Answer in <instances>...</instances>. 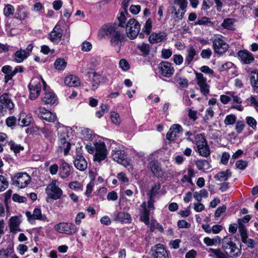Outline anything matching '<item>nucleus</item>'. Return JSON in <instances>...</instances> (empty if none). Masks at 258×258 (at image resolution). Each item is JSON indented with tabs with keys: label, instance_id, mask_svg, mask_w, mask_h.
I'll list each match as a JSON object with an SVG mask.
<instances>
[{
	"label": "nucleus",
	"instance_id": "obj_29",
	"mask_svg": "<svg viewBox=\"0 0 258 258\" xmlns=\"http://www.w3.org/2000/svg\"><path fill=\"white\" fill-rule=\"evenodd\" d=\"M0 103L9 110H12L14 107V104L9 94L6 93L0 96Z\"/></svg>",
	"mask_w": 258,
	"mask_h": 258
},
{
	"label": "nucleus",
	"instance_id": "obj_32",
	"mask_svg": "<svg viewBox=\"0 0 258 258\" xmlns=\"http://www.w3.org/2000/svg\"><path fill=\"white\" fill-rule=\"evenodd\" d=\"M142 207L143 208L144 210L142 213L141 219L142 221H143L145 223L146 225H149L150 211L151 210L153 211V210L149 209L148 207V204L147 205L146 202H144L142 203Z\"/></svg>",
	"mask_w": 258,
	"mask_h": 258
},
{
	"label": "nucleus",
	"instance_id": "obj_53",
	"mask_svg": "<svg viewBox=\"0 0 258 258\" xmlns=\"http://www.w3.org/2000/svg\"><path fill=\"white\" fill-rule=\"evenodd\" d=\"M236 117L234 114H229L226 116L224 119V123L226 125H232L235 123Z\"/></svg>",
	"mask_w": 258,
	"mask_h": 258
},
{
	"label": "nucleus",
	"instance_id": "obj_35",
	"mask_svg": "<svg viewBox=\"0 0 258 258\" xmlns=\"http://www.w3.org/2000/svg\"><path fill=\"white\" fill-rule=\"evenodd\" d=\"M29 13L25 10V8L22 6H20L17 9L15 18L18 20H23L26 19Z\"/></svg>",
	"mask_w": 258,
	"mask_h": 258
},
{
	"label": "nucleus",
	"instance_id": "obj_18",
	"mask_svg": "<svg viewBox=\"0 0 258 258\" xmlns=\"http://www.w3.org/2000/svg\"><path fill=\"white\" fill-rule=\"evenodd\" d=\"M151 255L154 258H169L168 253L161 244H157L152 247Z\"/></svg>",
	"mask_w": 258,
	"mask_h": 258
},
{
	"label": "nucleus",
	"instance_id": "obj_47",
	"mask_svg": "<svg viewBox=\"0 0 258 258\" xmlns=\"http://www.w3.org/2000/svg\"><path fill=\"white\" fill-rule=\"evenodd\" d=\"M173 82L178 84L183 88L186 87L188 86L187 80L184 78L180 77L177 75L173 78Z\"/></svg>",
	"mask_w": 258,
	"mask_h": 258
},
{
	"label": "nucleus",
	"instance_id": "obj_24",
	"mask_svg": "<svg viewBox=\"0 0 258 258\" xmlns=\"http://www.w3.org/2000/svg\"><path fill=\"white\" fill-rule=\"evenodd\" d=\"M149 166L152 172L155 176L162 177L163 176L164 172L157 161L153 160L150 161Z\"/></svg>",
	"mask_w": 258,
	"mask_h": 258
},
{
	"label": "nucleus",
	"instance_id": "obj_6",
	"mask_svg": "<svg viewBox=\"0 0 258 258\" xmlns=\"http://www.w3.org/2000/svg\"><path fill=\"white\" fill-rule=\"evenodd\" d=\"M54 229L59 233L69 235L74 234L78 230V228L74 223L65 222H59L55 224Z\"/></svg>",
	"mask_w": 258,
	"mask_h": 258
},
{
	"label": "nucleus",
	"instance_id": "obj_19",
	"mask_svg": "<svg viewBox=\"0 0 258 258\" xmlns=\"http://www.w3.org/2000/svg\"><path fill=\"white\" fill-rule=\"evenodd\" d=\"M91 89L93 90L97 89L101 82L103 81V77L96 72L88 73Z\"/></svg>",
	"mask_w": 258,
	"mask_h": 258
},
{
	"label": "nucleus",
	"instance_id": "obj_38",
	"mask_svg": "<svg viewBox=\"0 0 258 258\" xmlns=\"http://www.w3.org/2000/svg\"><path fill=\"white\" fill-rule=\"evenodd\" d=\"M195 164L199 170H208L211 168L210 162L205 159L197 160Z\"/></svg>",
	"mask_w": 258,
	"mask_h": 258
},
{
	"label": "nucleus",
	"instance_id": "obj_59",
	"mask_svg": "<svg viewBox=\"0 0 258 258\" xmlns=\"http://www.w3.org/2000/svg\"><path fill=\"white\" fill-rule=\"evenodd\" d=\"M245 120L247 124L252 129L256 128L257 122L253 117L247 116L246 117Z\"/></svg>",
	"mask_w": 258,
	"mask_h": 258
},
{
	"label": "nucleus",
	"instance_id": "obj_60",
	"mask_svg": "<svg viewBox=\"0 0 258 258\" xmlns=\"http://www.w3.org/2000/svg\"><path fill=\"white\" fill-rule=\"evenodd\" d=\"M235 68V66L231 62H227L222 64L219 68V70L221 72L227 71L229 69H233Z\"/></svg>",
	"mask_w": 258,
	"mask_h": 258
},
{
	"label": "nucleus",
	"instance_id": "obj_34",
	"mask_svg": "<svg viewBox=\"0 0 258 258\" xmlns=\"http://www.w3.org/2000/svg\"><path fill=\"white\" fill-rule=\"evenodd\" d=\"M203 242L207 246H216L221 243V239L219 236H216L213 238L206 237L203 239Z\"/></svg>",
	"mask_w": 258,
	"mask_h": 258
},
{
	"label": "nucleus",
	"instance_id": "obj_5",
	"mask_svg": "<svg viewBox=\"0 0 258 258\" xmlns=\"http://www.w3.org/2000/svg\"><path fill=\"white\" fill-rule=\"evenodd\" d=\"M125 29L126 34L131 39H135L138 35L140 38L144 37V35L142 33L139 34L140 30V25L134 19H131L128 20L126 23Z\"/></svg>",
	"mask_w": 258,
	"mask_h": 258
},
{
	"label": "nucleus",
	"instance_id": "obj_9",
	"mask_svg": "<svg viewBox=\"0 0 258 258\" xmlns=\"http://www.w3.org/2000/svg\"><path fill=\"white\" fill-rule=\"evenodd\" d=\"M13 183L14 185L21 188L26 187L31 181L30 176L27 173H18L13 177Z\"/></svg>",
	"mask_w": 258,
	"mask_h": 258
},
{
	"label": "nucleus",
	"instance_id": "obj_20",
	"mask_svg": "<svg viewBox=\"0 0 258 258\" xmlns=\"http://www.w3.org/2000/svg\"><path fill=\"white\" fill-rule=\"evenodd\" d=\"M238 58L244 64H250L254 60L253 55L246 50H241L237 53Z\"/></svg>",
	"mask_w": 258,
	"mask_h": 258
},
{
	"label": "nucleus",
	"instance_id": "obj_7",
	"mask_svg": "<svg viewBox=\"0 0 258 258\" xmlns=\"http://www.w3.org/2000/svg\"><path fill=\"white\" fill-rule=\"evenodd\" d=\"M223 37L221 35L215 36L210 39L213 43L214 51L217 54H223L229 48V45L225 41Z\"/></svg>",
	"mask_w": 258,
	"mask_h": 258
},
{
	"label": "nucleus",
	"instance_id": "obj_57",
	"mask_svg": "<svg viewBox=\"0 0 258 258\" xmlns=\"http://www.w3.org/2000/svg\"><path fill=\"white\" fill-rule=\"evenodd\" d=\"M152 28V21L150 19H148L146 21L142 30L144 32L146 33V34L148 35L150 33Z\"/></svg>",
	"mask_w": 258,
	"mask_h": 258
},
{
	"label": "nucleus",
	"instance_id": "obj_50",
	"mask_svg": "<svg viewBox=\"0 0 258 258\" xmlns=\"http://www.w3.org/2000/svg\"><path fill=\"white\" fill-rule=\"evenodd\" d=\"M185 12L180 11V9L177 10L175 6H172L171 10V14L174 15V17L178 20H181L184 17Z\"/></svg>",
	"mask_w": 258,
	"mask_h": 258
},
{
	"label": "nucleus",
	"instance_id": "obj_48",
	"mask_svg": "<svg viewBox=\"0 0 258 258\" xmlns=\"http://www.w3.org/2000/svg\"><path fill=\"white\" fill-rule=\"evenodd\" d=\"M67 63L63 58H57L54 62L55 68L59 71L63 70L67 67Z\"/></svg>",
	"mask_w": 258,
	"mask_h": 258
},
{
	"label": "nucleus",
	"instance_id": "obj_43",
	"mask_svg": "<svg viewBox=\"0 0 258 258\" xmlns=\"http://www.w3.org/2000/svg\"><path fill=\"white\" fill-rule=\"evenodd\" d=\"M71 144L70 142H67V140H61L60 141L59 148L61 151H63L64 155H67L70 149Z\"/></svg>",
	"mask_w": 258,
	"mask_h": 258
},
{
	"label": "nucleus",
	"instance_id": "obj_27",
	"mask_svg": "<svg viewBox=\"0 0 258 258\" xmlns=\"http://www.w3.org/2000/svg\"><path fill=\"white\" fill-rule=\"evenodd\" d=\"M198 52L192 45L189 46L186 49L185 63L186 66L189 65L194 60L195 57L197 55Z\"/></svg>",
	"mask_w": 258,
	"mask_h": 258
},
{
	"label": "nucleus",
	"instance_id": "obj_15",
	"mask_svg": "<svg viewBox=\"0 0 258 258\" xmlns=\"http://www.w3.org/2000/svg\"><path fill=\"white\" fill-rule=\"evenodd\" d=\"M112 157L113 160L124 167H127L130 165L123 151L115 148L112 151Z\"/></svg>",
	"mask_w": 258,
	"mask_h": 258
},
{
	"label": "nucleus",
	"instance_id": "obj_22",
	"mask_svg": "<svg viewBox=\"0 0 258 258\" xmlns=\"http://www.w3.org/2000/svg\"><path fill=\"white\" fill-rule=\"evenodd\" d=\"M21 223V219L17 216H14L10 218L9 221L10 232L13 233H16L18 232L21 231L20 228V224Z\"/></svg>",
	"mask_w": 258,
	"mask_h": 258
},
{
	"label": "nucleus",
	"instance_id": "obj_10",
	"mask_svg": "<svg viewBox=\"0 0 258 258\" xmlns=\"http://www.w3.org/2000/svg\"><path fill=\"white\" fill-rule=\"evenodd\" d=\"M44 94L42 101L44 104H54L57 101V97L52 90L47 86L46 82L43 83Z\"/></svg>",
	"mask_w": 258,
	"mask_h": 258
},
{
	"label": "nucleus",
	"instance_id": "obj_61",
	"mask_svg": "<svg viewBox=\"0 0 258 258\" xmlns=\"http://www.w3.org/2000/svg\"><path fill=\"white\" fill-rule=\"evenodd\" d=\"M247 165L248 163L246 161L239 160L236 162L235 166L236 168L241 170H243L246 168Z\"/></svg>",
	"mask_w": 258,
	"mask_h": 258
},
{
	"label": "nucleus",
	"instance_id": "obj_42",
	"mask_svg": "<svg viewBox=\"0 0 258 258\" xmlns=\"http://www.w3.org/2000/svg\"><path fill=\"white\" fill-rule=\"evenodd\" d=\"M58 134L60 141L67 140L69 138V128L64 126L59 127L58 130Z\"/></svg>",
	"mask_w": 258,
	"mask_h": 258
},
{
	"label": "nucleus",
	"instance_id": "obj_37",
	"mask_svg": "<svg viewBox=\"0 0 258 258\" xmlns=\"http://www.w3.org/2000/svg\"><path fill=\"white\" fill-rule=\"evenodd\" d=\"M231 176V171L227 169L225 171L218 172L215 176V178L220 181H225Z\"/></svg>",
	"mask_w": 258,
	"mask_h": 258
},
{
	"label": "nucleus",
	"instance_id": "obj_41",
	"mask_svg": "<svg viewBox=\"0 0 258 258\" xmlns=\"http://www.w3.org/2000/svg\"><path fill=\"white\" fill-rule=\"evenodd\" d=\"M250 81L252 88H258V69L251 72Z\"/></svg>",
	"mask_w": 258,
	"mask_h": 258
},
{
	"label": "nucleus",
	"instance_id": "obj_8",
	"mask_svg": "<svg viewBox=\"0 0 258 258\" xmlns=\"http://www.w3.org/2000/svg\"><path fill=\"white\" fill-rule=\"evenodd\" d=\"M57 183L56 180L53 179L45 188L48 197L54 200L60 199L62 195V190L58 187Z\"/></svg>",
	"mask_w": 258,
	"mask_h": 258
},
{
	"label": "nucleus",
	"instance_id": "obj_3",
	"mask_svg": "<svg viewBox=\"0 0 258 258\" xmlns=\"http://www.w3.org/2000/svg\"><path fill=\"white\" fill-rule=\"evenodd\" d=\"M222 247L228 256L234 257L240 255V250L231 238L225 237L221 242Z\"/></svg>",
	"mask_w": 258,
	"mask_h": 258
},
{
	"label": "nucleus",
	"instance_id": "obj_44",
	"mask_svg": "<svg viewBox=\"0 0 258 258\" xmlns=\"http://www.w3.org/2000/svg\"><path fill=\"white\" fill-rule=\"evenodd\" d=\"M208 251L212 253L216 258H228V257L224 250L223 251L219 248H210Z\"/></svg>",
	"mask_w": 258,
	"mask_h": 258
},
{
	"label": "nucleus",
	"instance_id": "obj_17",
	"mask_svg": "<svg viewBox=\"0 0 258 258\" xmlns=\"http://www.w3.org/2000/svg\"><path fill=\"white\" fill-rule=\"evenodd\" d=\"M33 48V46L30 44L27 46L26 49L17 50L14 54V60L17 63L22 62L30 55Z\"/></svg>",
	"mask_w": 258,
	"mask_h": 258
},
{
	"label": "nucleus",
	"instance_id": "obj_12",
	"mask_svg": "<svg viewBox=\"0 0 258 258\" xmlns=\"http://www.w3.org/2000/svg\"><path fill=\"white\" fill-rule=\"evenodd\" d=\"M26 216L27 220L30 223H34L36 220H40L43 222H48L49 220L46 215H43L41 210L39 208H35L33 213L30 212H26Z\"/></svg>",
	"mask_w": 258,
	"mask_h": 258
},
{
	"label": "nucleus",
	"instance_id": "obj_2",
	"mask_svg": "<svg viewBox=\"0 0 258 258\" xmlns=\"http://www.w3.org/2000/svg\"><path fill=\"white\" fill-rule=\"evenodd\" d=\"M85 148L89 154H93L95 152L94 161L101 162L107 157L108 151L103 142L99 141L93 143H90L86 145Z\"/></svg>",
	"mask_w": 258,
	"mask_h": 258
},
{
	"label": "nucleus",
	"instance_id": "obj_14",
	"mask_svg": "<svg viewBox=\"0 0 258 258\" xmlns=\"http://www.w3.org/2000/svg\"><path fill=\"white\" fill-rule=\"evenodd\" d=\"M35 113L38 117L48 122H53L57 119L55 114L52 113L44 107H39L35 110Z\"/></svg>",
	"mask_w": 258,
	"mask_h": 258
},
{
	"label": "nucleus",
	"instance_id": "obj_28",
	"mask_svg": "<svg viewBox=\"0 0 258 258\" xmlns=\"http://www.w3.org/2000/svg\"><path fill=\"white\" fill-rule=\"evenodd\" d=\"M197 148V152L200 156L204 157H208L210 156V149L207 141L202 144L198 145Z\"/></svg>",
	"mask_w": 258,
	"mask_h": 258
},
{
	"label": "nucleus",
	"instance_id": "obj_13",
	"mask_svg": "<svg viewBox=\"0 0 258 258\" xmlns=\"http://www.w3.org/2000/svg\"><path fill=\"white\" fill-rule=\"evenodd\" d=\"M183 132L182 126L179 124L171 125L166 134V139L169 141H173L180 138Z\"/></svg>",
	"mask_w": 258,
	"mask_h": 258
},
{
	"label": "nucleus",
	"instance_id": "obj_56",
	"mask_svg": "<svg viewBox=\"0 0 258 258\" xmlns=\"http://www.w3.org/2000/svg\"><path fill=\"white\" fill-rule=\"evenodd\" d=\"M69 186L71 189L74 190H83L82 184L77 181L71 182L69 184Z\"/></svg>",
	"mask_w": 258,
	"mask_h": 258
},
{
	"label": "nucleus",
	"instance_id": "obj_36",
	"mask_svg": "<svg viewBox=\"0 0 258 258\" xmlns=\"http://www.w3.org/2000/svg\"><path fill=\"white\" fill-rule=\"evenodd\" d=\"M165 36L163 33H153L149 37V41L151 43H157L163 41Z\"/></svg>",
	"mask_w": 258,
	"mask_h": 258
},
{
	"label": "nucleus",
	"instance_id": "obj_63",
	"mask_svg": "<svg viewBox=\"0 0 258 258\" xmlns=\"http://www.w3.org/2000/svg\"><path fill=\"white\" fill-rule=\"evenodd\" d=\"M101 109L96 111V116L98 118H100L103 116L105 111L107 110V105L105 104H102L100 105Z\"/></svg>",
	"mask_w": 258,
	"mask_h": 258
},
{
	"label": "nucleus",
	"instance_id": "obj_23",
	"mask_svg": "<svg viewBox=\"0 0 258 258\" xmlns=\"http://www.w3.org/2000/svg\"><path fill=\"white\" fill-rule=\"evenodd\" d=\"M161 187L159 183H155L151 188L150 192L148 194L149 196V200L148 201V207L151 210L154 209V198L157 194L159 190Z\"/></svg>",
	"mask_w": 258,
	"mask_h": 258
},
{
	"label": "nucleus",
	"instance_id": "obj_46",
	"mask_svg": "<svg viewBox=\"0 0 258 258\" xmlns=\"http://www.w3.org/2000/svg\"><path fill=\"white\" fill-rule=\"evenodd\" d=\"M32 121V117L30 115H26L25 114H21L19 121L20 125L22 126H26L29 125Z\"/></svg>",
	"mask_w": 258,
	"mask_h": 258
},
{
	"label": "nucleus",
	"instance_id": "obj_25",
	"mask_svg": "<svg viewBox=\"0 0 258 258\" xmlns=\"http://www.w3.org/2000/svg\"><path fill=\"white\" fill-rule=\"evenodd\" d=\"M72 166L64 160L60 161L59 175L61 178L68 177L71 174Z\"/></svg>",
	"mask_w": 258,
	"mask_h": 258
},
{
	"label": "nucleus",
	"instance_id": "obj_49",
	"mask_svg": "<svg viewBox=\"0 0 258 258\" xmlns=\"http://www.w3.org/2000/svg\"><path fill=\"white\" fill-rule=\"evenodd\" d=\"M14 12L15 8L12 5L10 4L5 5L3 14L6 17H8L11 15H13L14 14Z\"/></svg>",
	"mask_w": 258,
	"mask_h": 258
},
{
	"label": "nucleus",
	"instance_id": "obj_4",
	"mask_svg": "<svg viewBox=\"0 0 258 258\" xmlns=\"http://www.w3.org/2000/svg\"><path fill=\"white\" fill-rule=\"evenodd\" d=\"M44 82L41 77H35L31 80L29 85L30 99L35 100L39 96Z\"/></svg>",
	"mask_w": 258,
	"mask_h": 258
},
{
	"label": "nucleus",
	"instance_id": "obj_26",
	"mask_svg": "<svg viewBox=\"0 0 258 258\" xmlns=\"http://www.w3.org/2000/svg\"><path fill=\"white\" fill-rule=\"evenodd\" d=\"M74 163L76 168L80 171H84L87 168V162L85 158L81 155L76 156Z\"/></svg>",
	"mask_w": 258,
	"mask_h": 258
},
{
	"label": "nucleus",
	"instance_id": "obj_30",
	"mask_svg": "<svg viewBox=\"0 0 258 258\" xmlns=\"http://www.w3.org/2000/svg\"><path fill=\"white\" fill-rule=\"evenodd\" d=\"M131 219L130 215L124 212H117L114 214V220L122 223H128Z\"/></svg>",
	"mask_w": 258,
	"mask_h": 258
},
{
	"label": "nucleus",
	"instance_id": "obj_39",
	"mask_svg": "<svg viewBox=\"0 0 258 258\" xmlns=\"http://www.w3.org/2000/svg\"><path fill=\"white\" fill-rule=\"evenodd\" d=\"M187 140L196 144L197 146H198V145L202 144L207 141L204 135L202 134H198L196 135L194 137V140L189 137H187Z\"/></svg>",
	"mask_w": 258,
	"mask_h": 258
},
{
	"label": "nucleus",
	"instance_id": "obj_54",
	"mask_svg": "<svg viewBox=\"0 0 258 258\" xmlns=\"http://www.w3.org/2000/svg\"><path fill=\"white\" fill-rule=\"evenodd\" d=\"M138 48L143 53V55H147L150 52V46L149 44L143 43L141 44L138 45Z\"/></svg>",
	"mask_w": 258,
	"mask_h": 258
},
{
	"label": "nucleus",
	"instance_id": "obj_52",
	"mask_svg": "<svg viewBox=\"0 0 258 258\" xmlns=\"http://www.w3.org/2000/svg\"><path fill=\"white\" fill-rule=\"evenodd\" d=\"M9 186V182L3 175H0V192L5 190Z\"/></svg>",
	"mask_w": 258,
	"mask_h": 258
},
{
	"label": "nucleus",
	"instance_id": "obj_16",
	"mask_svg": "<svg viewBox=\"0 0 258 258\" xmlns=\"http://www.w3.org/2000/svg\"><path fill=\"white\" fill-rule=\"evenodd\" d=\"M160 74L164 77L170 78L174 74V69L172 63L168 61H162L158 66Z\"/></svg>",
	"mask_w": 258,
	"mask_h": 258
},
{
	"label": "nucleus",
	"instance_id": "obj_33",
	"mask_svg": "<svg viewBox=\"0 0 258 258\" xmlns=\"http://www.w3.org/2000/svg\"><path fill=\"white\" fill-rule=\"evenodd\" d=\"M195 176V173L194 170L191 168H189L186 171L184 172V174L181 181L182 182H188L189 184L192 185L193 182L191 178Z\"/></svg>",
	"mask_w": 258,
	"mask_h": 258
},
{
	"label": "nucleus",
	"instance_id": "obj_21",
	"mask_svg": "<svg viewBox=\"0 0 258 258\" xmlns=\"http://www.w3.org/2000/svg\"><path fill=\"white\" fill-rule=\"evenodd\" d=\"M62 30L60 26L56 25L49 34V39L51 42L58 43L61 40Z\"/></svg>",
	"mask_w": 258,
	"mask_h": 258
},
{
	"label": "nucleus",
	"instance_id": "obj_51",
	"mask_svg": "<svg viewBox=\"0 0 258 258\" xmlns=\"http://www.w3.org/2000/svg\"><path fill=\"white\" fill-rule=\"evenodd\" d=\"M173 3L179 7L180 11L186 12V8L187 6L188 2L187 0H174Z\"/></svg>",
	"mask_w": 258,
	"mask_h": 258
},
{
	"label": "nucleus",
	"instance_id": "obj_64",
	"mask_svg": "<svg viewBox=\"0 0 258 258\" xmlns=\"http://www.w3.org/2000/svg\"><path fill=\"white\" fill-rule=\"evenodd\" d=\"M92 48V44L87 41H84L81 44V50L84 51H89Z\"/></svg>",
	"mask_w": 258,
	"mask_h": 258
},
{
	"label": "nucleus",
	"instance_id": "obj_40",
	"mask_svg": "<svg viewBox=\"0 0 258 258\" xmlns=\"http://www.w3.org/2000/svg\"><path fill=\"white\" fill-rule=\"evenodd\" d=\"M234 22L235 20L232 18H226L224 19L223 23L221 24L222 27L224 29L229 30H233L235 29L234 28Z\"/></svg>",
	"mask_w": 258,
	"mask_h": 258
},
{
	"label": "nucleus",
	"instance_id": "obj_62",
	"mask_svg": "<svg viewBox=\"0 0 258 258\" xmlns=\"http://www.w3.org/2000/svg\"><path fill=\"white\" fill-rule=\"evenodd\" d=\"M226 94H228L232 98L234 103L237 104L242 103V99L234 92H227Z\"/></svg>",
	"mask_w": 258,
	"mask_h": 258
},
{
	"label": "nucleus",
	"instance_id": "obj_55",
	"mask_svg": "<svg viewBox=\"0 0 258 258\" xmlns=\"http://www.w3.org/2000/svg\"><path fill=\"white\" fill-rule=\"evenodd\" d=\"M110 118L112 122L116 125H119L121 121L119 115L115 112H111Z\"/></svg>",
	"mask_w": 258,
	"mask_h": 258
},
{
	"label": "nucleus",
	"instance_id": "obj_45",
	"mask_svg": "<svg viewBox=\"0 0 258 258\" xmlns=\"http://www.w3.org/2000/svg\"><path fill=\"white\" fill-rule=\"evenodd\" d=\"M8 143L10 150L13 151L16 154L24 150V147L22 146L20 144H16L12 140L9 141Z\"/></svg>",
	"mask_w": 258,
	"mask_h": 258
},
{
	"label": "nucleus",
	"instance_id": "obj_58",
	"mask_svg": "<svg viewBox=\"0 0 258 258\" xmlns=\"http://www.w3.org/2000/svg\"><path fill=\"white\" fill-rule=\"evenodd\" d=\"M120 68L123 71H126L130 68V66L128 61L125 59H121L119 62Z\"/></svg>",
	"mask_w": 258,
	"mask_h": 258
},
{
	"label": "nucleus",
	"instance_id": "obj_31",
	"mask_svg": "<svg viewBox=\"0 0 258 258\" xmlns=\"http://www.w3.org/2000/svg\"><path fill=\"white\" fill-rule=\"evenodd\" d=\"M64 84L69 87H77L80 84V79L77 76L70 75L64 80Z\"/></svg>",
	"mask_w": 258,
	"mask_h": 258
},
{
	"label": "nucleus",
	"instance_id": "obj_1",
	"mask_svg": "<svg viewBox=\"0 0 258 258\" xmlns=\"http://www.w3.org/2000/svg\"><path fill=\"white\" fill-rule=\"evenodd\" d=\"M100 33H102L103 35L110 36V45L114 47H117L118 52L120 50L125 41V35L119 32L116 24H108L104 25Z\"/></svg>",
	"mask_w": 258,
	"mask_h": 258
},
{
	"label": "nucleus",
	"instance_id": "obj_11",
	"mask_svg": "<svg viewBox=\"0 0 258 258\" xmlns=\"http://www.w3.org/2000/svg\"><path fill=\"white\" fill-rule=\"evenodd\" d=\"M195 75L196 81L201 94L207 96L210 92V86L207 82V79L201 73L196 72Z\"/></svg>",
	"mask_w": 258,
	"mask_h": 258
}]
</instances>
